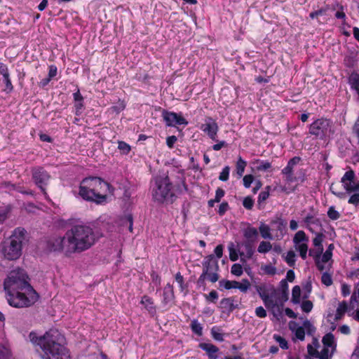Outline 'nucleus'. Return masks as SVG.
Masks as SVG:
<instances>
[{"mask_svg": "<svg viewBox=\"0 0 359 359\" xmlns=\"http://www.w3.org/2000/svg\"><path fill=\"white\" fill-rule=\"evenodd\" d=\"M308 353L313 357L318 358V351L316 348H315L311 344H308L307 346Z\"/></svg>", "mask_w": 359, "mask_h": 359, "instance_id": "nucleus-59", "label": "nucleus"}, {"mask_svg": "<svg viewBox=\"0 0 359 359\" xmlns=\"http://www.w3.org/2000/svg\"><path fill=\"white\" fill-rule=\"evenodd\" d=\"M246 165L247 162L239 156L236 163V172L240 177L243 176Z\"/></svg>", "mask_w": 359, "mask_h": 359, "instance_id": "nucleus-36", "label": "nucleus"}, {"mask_svg": "<svg viewBox=\"0 0 359 359\" xmlns=\"http://www.w3.org/2000/svg\"><path fill=\"white\" fill-rule=\"evenodd\" d=\"M225 192L222 188H217L215 193L214 201L219 203L222 198L224 196Z\"/></svg>", "mask_w": 359, "mask_h": 359, "instance_id": "nucleus-62", "label": "nucleus"}, {"mask_svg": "<svg viewBox=\"0 0 359 359\" xmlns=\"http://www.w3.org/2000/svg\"><path fill=\"white\" fill-rule=\"evenodd\" d=\"M323 346L328 348H332V353L335 351L336 343L334 341V337L332 333L326 334L322 339Z\"/></svg>", "mask_w": 359, "mask_h": 359, "instance_id": "nucleus-23", "label": "nucleus"}, {"mask_svg": "<svg viewBox=\"0 0 359 359\" xmlns=\"http://www.w3.org/2000/svg\"><path fill=\"white\" fill-rule=\"evenodd\" d=\"M26 230L24 228L15 229L11 235L0 244V252L8 260H16L20 257L22 245L26 239Z\"/></svg>", "mask_w": 359, "mask_h": 359, "instance_id": "nucleus-3", "label": "nucleus"}, {"mask_svg": "<svg viewBox=\"0 0 359 359\" xmlns=\"http://www.w3.org/2000/svg\"><path fill=\"white\" fill-rule=\"evenodd\" d=\"M191 329L194 333L201 337L203 334V327L201 323L196 319L191 320L190 325Z\"/></svg>", "mask_w": 359, "mask_h": 359, "instance_id": "nucleus-34", "label": "nucleus"}, {"mask_svg": "<svg viewBox=\"0 0 359 359\" xmlns=\"http://www.w3.org/2000/svg\"><path fill=\"white\" fill-rule=\"evenodd\" d=\"M86 185L83 184V180L81 181L79 187V196L84 200L88 201H93L97 203V194L93 191V188L87 189V187H84Z\"/></svg>", "mask_w": 359, "mask_h": 359, "instance_id": "nucleus-15", "label": "nucleus"}, {"mask_svg": "<svg viewBox=\"0 0 359 359\" xmlns=\"http://www.w3.org/2000/svg\"><path fill=\"white\" fill-rule=\"evenodd\" d=\"M285 261L290 266H293L295 263V253L294 251H288L285 257Z\"/></svg>", "mask_w": 359, "mask_h": 359, "instance_id": "nucleus-49", "label": "nucleus"}, {"mask_svg": "<svg viewBox=\"0 0 359 359\" xmlns=\"http://www.w3.org/2000/svg\"><path fill=\"white\" fill-rule=\"evenodd\" d=\"M212 337L218 341H224V334L220 332V329L217 327H213L211 329Z\"/></svg>", "mask_w": 359, "mask_h": 359, "instance_id": "nucleus-38", "label": "nucleus"}, {"mask_svg": "<svg viewBox=\"0 0 359 359\" xmlns=\"http://www.w3.org/2000/svg\"><path fill=\"white\" fill-rule=\"evenodd\" d=\"M272 230L280 231V234L283 236L285 233L286 223L280 218L271 222Z\"/></svg>", "mask_w": 359, "mask_h": 359, "instance_id": "nucleus-25", "label": "nucleus"}, {"mask_svg": "<svg viewBox=\"0 0 359 359\" xmlns=\"http://www.w3.org/2000/svg\"><path fill=\"white\" fill-rule=\"evenodd\" d=\"M220 304L223 308L231 311L236 309V306L233 304V299L232 298H224L222 299Z\"/></svg>", "mask_w": 359, "mask_h": 359, "instance_id": "nucleus-37", "label": "nucleus"}, {"mask_svg": "<svg viewBox=\"0 0 359 359\" xmlns=\"http://www.w3.org/2000/svg\"><path fill=\"white\" fill-rule=\"evenodd\" d=\"M301 297V288L299 285L293 287L292 290V299L291 301L293 304H297L300 302Z\"/></svg>", "mask_w": 359, "mask_h": 359, "instance_id": "nucleus-33", "label": "nucleus"}, {"mask_svg": "<svg viewBox=\"0 0 359 359\" xmlns=\"http://www.w3.org/2000/svg\"><path fill=\"white\" fill-rule=\"evenodd\" d=\"M273 338L274 340L279 344V346L283 349H287L288 348V344L287 341L285 340V338L283 337L278 335V334H273Z\"/></svg>", "mask_w": 359, "mask_h": 359, "instance_id": "nucleus-43", "label": "nucleus"}, {"mask_svg": "<svg viewBox=\"0 0 359 359\" xmlns=\"http://www.w3.org/2000/svg\"><path fill=\"white\" fill-rule=\"evenodd\" d=\"M207 300L215 302L218 299V293L215 290H212L208 294H205Z\"/></svg>", "mask_w": 359, "mask_h": 359, "instance_id": "nucleus-60", "label": "nucleus"}, {"mask_svg": "<svg viewBox=\"0 0 359 359\" xmlns=\"http://www.w3.org/2000/svg\"><path fill=\"white\" fill-rule=\"evenodd\" d=\"M202 350L207 353L208 359H217L219 349L215 345L210 343H201L198 346Z\"/></svg>", "mask_w": 359, "mask_h": 359, "instance_id": "nucleus-16", "label": "nucleus"}, {"mask_svg": "<svg viewBox=\"0 0 359 359\" xmlns=\"http://www.w3.org/2000/svg\"><path fill=\"white\" fill-rule=\"evenodd\" d=\"M229 259L232 262H235L238 259V254L237 252V250L234 248L233 243H231L229 247Z\"/></svg>", "mask_w": 359, "mask_h": 359, "instance_id": "nucleus-44", "label": "nucleus"}, {"mask_svg": "<svg viewBox=\"0 0 359 359\" xmlns=\"http://www.w3.org/2000/svg\"><path fill=\"white\" fill-rule=\"evenodd\" d=\"M28 276L26 272L20 268L11 271L4 283V290L6 292L16 290H32L33 288L28 283Z\"/></svg>", "mask_w": 359, "mask_h": 359, "instance_id": "nucleus-5", "label": "nucleus"}, {"mask_svg": "<svg viewBox=\"0 0 359 359\" xmlns=\"http://www.w3.org/2000/svg\"><path fill=\"white\" fill-rule=\"evenodd\" d=\"M229 172H230L229 166H228V165L225 166L222 169V172L219 174V180L222 182L227 181L229 180Z\"/></svg>", "mask_w": 359, "mask_h": 359, "instance_id": "nucleus-48", "label": "nucleus"}, {"mask_svg": "<svg viewBox=\"0 0 359 359\" xmlns=\"http://www.w3.org/2000/svg\"><path fill=\"white\" fill-rule=\"evenodd\" d=\"M351 294V286L346 283L341 284V294L343 297H347Z\"/></svg>", "mask_w": 359, "mask_h": 359, "instance_id": "nucleus-61", "label": "nucleus"}, {"mask_svg": "<svg viewBox=\"0 0 359 359\" xmlns=\"http://www.w3.org/2000/svg\"><path fill=\"white\" fill-rule=\"evenodd\" d=\"M97 240L98 237L90 226L77 224L68 229L63 236L49 239L47 247L50 251L61 252L69 257L89 250Z\"/></svg>", "mask_w": 359, "mask_h": 359, "instance_id": "nucleus-1", "label": "nucleus"}, {"mask_svg": "<svg viewBox=\"0 0 359 359\" xmlns=\"http://www.w3.org/2000/svg\"><path fill=\"white\" fill-rule=\"evenodd\" d=\"M354 179L355 172L352 170L346 171L341 179L344 189L348 194L359 191V182H355Z\"/></svg>", "mask_w": 359, "mask_h": 359, "instance_id": "nucleus-12", "label": "nucleus"}, {"mask_svg": "<svg viewBox=\"0 0 359 359\" xmlns=\"http://www.w3.org/2000/svg\"><path fill=\"white\" fill-rule=\"evenodd\" d=\"M313 243L315 247L317 248V250L315 252L314 250H311L309 251V255L312 256L313 258H318L320 257L321 254L323 251V235L318 234L313 240Z\"/></svg>", "mask_w": 359, "mask_h": 359, "instance_id": "nucleus-17", "label": "nucleus"}, {"mask_svg": "<svg viewBox=\"0 0 359 359\" xmlns=\"http://www.w3.org/2000/svg\"><path fill=\"white\" fill-rule=\"evenodd\" d=\"M334 249V245L330 244L326 251L323 254L321 257L323 262H327L330 259H331L332 256V250Z\"/></svg>", "mask_w": 359, "mask_h": 359, "instance_id": "nucleus-42", "label": "nucleus"}, {"mask_svg": "<svg viewBox=\"0 0 359 359\" xmlns=\"http://www.w3.org/2000/svg\"><path fill=\"white\" fill-rule=\"evenodd\" d=\"M231 272L236 276H240L243 274V267L239 264H234L231 266Z\"/></svg>", "mask_w": 359, "mask_h": 359, "instance_id": "nucleus-51", "label": "nucleus"}, {"mask_svg": "<svg viewBox=\"0 0 359 359\" xmlns=\"http://www.w3.org/2000/svg\"><path fill=\"white\" fill-rule=\"evenodd\" d=\"M121 226L123 228H126L130 232H133V219L131 215H127L121 219Z\"/></svg>", "mask_w": 359, "mask_h": 359, "instance_id": "nucleus-28", "label": "nucleus"}, {"mask_svg": "<svg viewBox=\"0 0 359 359\" xmlns=\"http://www.w3.org/2000/svg\"><path fill=\"white\" fill-rule=\"evenodd\" d=\"M8 212V208L0 207V223L4 222L7 219Z\"/></svg>", "mask_w": 359, "mask_h": 359, "instance_id": "nucleus-56", "label": "nucleus"}, {"mask_svg": "<svg viewBox=\"0 0 359 359\" xmlns=\"http://www.w3.org/2000/svg\"><path fill=\"white\" fill-rule=\"evenodd\" d=\"M29 296L20 290L15 292H6L7 299L9 304L17 308L28 307L34 304L38 299V294L34 290H27Z\"/></svg>", "mask_w": 359, "mask_h": 359, "instance_id": "nucleus-6", "label": "nucleus"}, {"mask_svg": "<svg viewBox=\"0 0 359 359\" xmlns=\"http://www.w3.org/2000/svg\"><path fill=\"white\" fill-rule=\"evenodd\" d=\"M172 189V183L165 174L156 175L151 181V195L156 201L160 203L172 201L175 196Z\"/></svg>", "mask_w": 359, "mask_h": 359, "instance_id": "nucleus-4", "label": "nucleus"}, {"mask_svg": "<svg viewBox=\"0 0 359 359\" xmlns=\"http://www.w3.org/2000/svg\"><path fill=\"white\" fill-rule=\"evenodd\" d=\"M254 180V177L252 175H245L243 181V185L245 188H249L251 186V184L252 183Z\"/></svg>", "mask_w": 359, "mask_h": 359, "instance_id": "nucleus-57", "label": "nucleus"}, {"mask_svg": "<svg viewBox=\"0 0 359 359\" xmlns=\"http://www.w3.org/2000/svg\"><path fill=\"white\" fill-rule=\"evenodd\" d=\"M254 205V201L253 199L250 197L247 196L243 199V205L248 210H251Z\"/></svg>", "mask_w": 359, "mask_h": 359, "instance_id": "nucleus-55", "label": "nucleus"}, {"mask_svg": "<svg viewBox=\"0 0 359 359\" xmlns=\"http://www.w3.org/2000/svg\"><path fill=\"white\" fill-rule=\"evenodd\" d=\"M329 348L324 346L320 352L318 351V358L320 359H329L332 355V353L329 354Z\"/></svg>", "mask_w": 359, "mask_h": 359, "instance_id": "nucleus-53", "label": "nucleus"}, {"mask_svg": "<svg viewBox=\"0 0 359 359\" xmlns=\"http://www.w3.org/2000/svg\"><path fill=\"white\" fill-rule=\"evenodd\" d=\"M118 148L123 154H128L130 151V145L123 141L118 142Z\"/></svg>", "mask_w": 359, "mask_h": 359, "instance_id": "nucleus-50", "label": "nucleus"}, {"mask_svg": "<svg viewBox=\"0 0 359 359\" xmlns=\"http://www.w3.org/2000/svg\"><path fill=\"white\" fill-rule=\"evenodd\" d=\"M220 285H223L224 287L226 290H230L232 288L237 289L238 286V281L236 280H226V281H221Z\"/></svg>", "mask_w": 359, "mask_h": 359, "instance_id": "nucleus-46", "label": "nucleus"}, {"mask_svg": "<svg viewBox=\"0 0 359 359\" xmlns=\"http://www.w3.org/2000/svg\"><path fill=\"white\" fill-rule=\"evenodd\" d=\"M272 249V245L268 241H262L257 248L259 253H266Z\"/></svg>", "mask_w": 359, "mask_h": 359, "instance_id": "nucleus-39", "label": "nucleus"}, {"mask_svg": "<svg viewBox=\"0 0 359 359\" xmlns=\"http://www.w3.org/2000/svg\"><path fill=\"white\" fill-rule=\"evenodd\" d=\"M140 304L144 305V308L151 315H154L156 312V307L154 305V302L151 297L147 295H144L142 297Z\"/></svg>", "mask_w": 359, "mask_h": 359, "instance_id": "nucleus-22", "label": "nucleus"}, {"mask_svg": "<svg viewBox=\"0 0 359 359\" xmlns=\"http://www.w3.org/2000/svg\"><path fill=\"white\" fill-rule=\"evenodd\" d=\"M321 282L326 287L332 285L333 283L332 275L327 272H323L321 276Z\"/></svg>", "mask_w": 359, "mask_h": 359, "instance_id": "nucleus-41", "label": "nucleus"}, {"mask_svg": "<svg viewBox=\"0 0 359 359\" xmlns=\"http://www.w3.org/2000/svg\"><path fill=\"white\" fill-rule=\"evenodd\" d=\"M254 163L257 164L255 169L257 171H267L272 167L271 163L270 162L259 159L255 161Z\"/></svg>", "mask_w": 359, "mask_h": 359, "instance_id": "nucleus-31", "label": "nucleus"}, {"mask_svg": "<svg viewBox=\"0 0 359 359\" xmlns=\"http://www.w3.org/2000/svg\"><path fill=\"white\" fill-rule=\"evenodd\" d=\"M229 209V204L227 202H222L218 209V213L219 215H223Z\"/></svg>", "mask_w": 359, "mask_h": 359, "instance_id": "nucleus-63", "label": "nucleus"}, {"mask_svg": "<svg viewBox=\"0 0 359 359\" xmlns=\"http://www.w3.org/2000/svg\"><path fill=\"white\" fill-rule=\"evenodd\" d=\"M256 291L259 294L262 299L275 293V289L272 285L267 284H261L255 286Z\"/></svg>", "mask_w": 359, "mask_h": 359, "instance_id": "nucleus-18", "label": "nucleus"}, {"mask_svg": "<svg viewBox=\"0 0 359 359\" xmlns=\"http://www.w3.org/2000/svg\"><path fill=\"white\" fill-rule=\"evenodd\" d=\"M348 83L351 89L357 93L359 100V73L352 72L348 77Z\"/></svg>", "mask_w": 359, "mask_h": 359, "instance_id": "nucleus-19", "label": "nucleus"}, {"mask_svg": "<svg viewBox=\"0 0 359 359\" xmlns=\"http://www.w3.org/2000/svg\"><path fill=\"white\" fill-rule=\"evenodd\" d=\"M83 184L87 189L93 188V191L96 193L97 203H102L106 201L107 194L111 192L110 185L108 182L104 181L100 177H90L83 179Z\"/></svg>", "mask_w": 359, "mask_h": 359, "instance_id": "nucleus-7", "label": "nucleus"}, {"mask_svg": "<svg viewBox=\"0 0 359 359\" xmlns=\"http://www.w3.org/2000/svg\"><path fill=\"white\" fill-rule=\"evenodd\" d=\"M29 339L34 345L39 346L43 351L44 359H63L62 356L66 352L64 346L65 339L57 330H50L40 337L32 332L29 334Z\"/></svg>", "mask_w": 359, "mask_h": 359, "instance_id": "nucleus-2", "label": "nucleus"}, {"mask_svg": "<svg viewBox=\"0 0 359 359\" xmlns=\"http://www.w3.org/2000/svg\"><path fill=\"white\" fill-rule=\"evenodd\" d=\"M265 306L268 309L271 310L273 316H276V309L278 310V315L282 314L281 309L280 306L278 305L277 302L274 301L272 298H271L269 296L262 299Z\"/></svg>", "mask_w": 359, "mask_h": 359, "instance_id": "nucleus-21", "label": "nucleus"}, {"mask_svg": "<svg viewBox=\"0 0 359 359\" xmlns=\"http://www.w3.org/2000/svg\"><path fill=\"white\" fill-rule=\"evenodd\" d=\"M10 355L9 348L4 345H0V359H8Z\"/></svg>", "mask_w": 359, "mask_h": 359, "instance_id": "nucleus-47", "label": "nucleus"}, {"mask_svg": "<svg viewBox=\"0 0 359 359\" xmlns=\"http://www.w3.org/2000/svg\"><path fill=\"white\" fill-rule=\"evenodd\" d=\"M218 261L215 259L213 255L207 256L203 262V272L198 278L196 284L198 287L205 286V279L210 271H218Z\"/></svg>", "mask_w": 359, "mask_h": 359, "instance_id": "nucleus-9", "label": "nucleus"}, {"mask_svg": "<svg viewBox=\"0 0 359 359\" xmlns=\"http://www.w3.org/2000/svg\"><path fill=\"white\" fill-rule=\"evenodd\" d=\"M162 116L163 121L168 126H176L178 125L187 126L188 124V122L184 118L175 112L164 110Z\"/></svg>", "mask_w": 359, "mask_h": 359, "instance_id": "nucleus-14", "label": "nucleus"}, {"mask_svg": "<svg viewBox=\"0 0 359 359\" xmlns=\"http://www.w3.org/2000/svg\"><path fill=\"white\" fill-rule=\"evenodd\" d=\"M211 283H215L219 280V275L217 271H213L208 272L207 278Z\"/></svg>", "mask_w": 359, "mask_h": 359, "instance_id": "nucleus-58", "label": "nucleus"}, {"mask_svg": "<svg viewBox=\"0 0 359 359\" xmlns=\"http://www.w3.org/2000/svg\"><path fill=\"white\" fill-rule=\"evenodd\" d=\"M328 217L332 219L336 220L339 218L340 214L337 211L333 206H331L327 211Z\"/></svg>", "mask_w": 359, "mask_h": 359, "instance_id": "nucleus-52", "label": "nucleus"}, {"mask_svg": "<svg viewBox=\"0 0 359 359\" xmlns=\"http://www.w3.org/2000/svg\"><path fill=\"white\" fill-rule=\"evenodd\" d=\"M309 133L320 140L330 137L334 133L332 122L330 119L318 118L310 125Z\"/></svg>", "mask_w": 359, "mask_h": 359, "instance_id": "nucleus-8", "label": "nucleus"}, {"mask_svg": "<svg viewBox=\"0 0 359 359\" xmlns=\"http://www.w3.org/2000/svg\"><path fill=\"white\" fill-rule=\"evenodd\" d=\"M250 283L248 279H243L242 281L238 282L237 289L240 290L242 292H246L250 288Z\"/></svg>", "mask_w": 359, "mask_h": 359, "instance_id": "nucleus-45", "label": "nucleus"}, {"mask_svg": "<svg viewBox=\"0 0 359 359\" xmlns=\"http://www.w3.org/2000/svg\"><path fill=\"white\" fill-rule=\"evenodd\" d=\"M243 234L248 241L253 242L256 240L258 236V231L255 227L248 226L245 229Z\"/></svg>", "mask_w": 359, "mask_h": 359, "instance_id": "nucleus-27", "label": "nucleus"}, {"mask_svg": "<svg viewBox=\"0 0 359 359\" xmlns=\"http://www.w3.org/2000/svg\"><path fill=\"white\" fill-rule=\"evenodd\" d=\"M348 203L358 205L359 204V193L353 194L348 199Z\"/></svg>", "mask_w": 359, "mask_h": 359, "instance_id": "nucleus-64", "label": "nucleus"}, {"mask_svg": "<svg viewBox=\"0 0 359 359\" xmlns=\"http://www.w3.org/2000/svg\"><path fill=\"white\" fill-rule=\"evenodd\" d=\"M271 187L269 186L266 187L265 190L261 191L258 196V205L264 203L269 196V190Z\"/></svg>", "mask_w": 359, "mask_h": 359, "instance_id": "nucleus-40", "label": "nucleus"}, {"mask_svg": "<svg viewBox=\"0 0 359 359\" xmlns=\"http://www.w3.org/2000/svg\"><path fill=\"white\" fill-rule=\"evenodd\" d=\"M259 231L260 234L263 238L270 239V240L273 239V236L270 232L271 228L268 225L262 222L259 227Z\"/></svg>", "mask_w": 359, "mask_h": 359, "instance_id": "nucleus-29", "label": "nucleus"}, {"mask_svg": "<svg viewBox=\"0 0 359 359\" xmlns=\"http://www.w3.org/2000/svg\"><path fill=\"white\" fill-rule=\"evenodd\" d=\"M162 303L164 305H167L174 299V292L172 285L168 283L163 288Z\"/></svg>", "mask_w": 359, "mask_h": 359, "instance_id": "nucleus-20", "label": "nucleus"}, {"mask_svg": "<svg viewBox=\"0 0 359 359\" xmlns=\"http://www.w3.org/2000/svg\"><path fill=\"white\" fill-rule=\"evenodd\" d=\"M290 329L293 332H294L295 337L303 341L305 338V330L303 327H298L297 328L292 327V323H290Z\"/></svg>", "mask_w": 359, "mask_h": 359, "instance_id": "nucleus-35", "label": "nucleus"}, {"mask_svg": "<svg viewBox=\"0 0 359 359\" xmlns=\"http://www.w3.org/2000/svg\"><path fill=\"white\" fill-rule=\"evenodd\" d=\"M285 177V182L287 184H290L294 182H304V174L303 173L302 175H299L298 177L295 176L293 172H290V174H283Z\"/></svg>", "mask_w": 359, "mask_h": 359, "instance_id": "nucleus-32", "label": "nucleus"}, {"mask_svg": "<svg viewBox=\"0 0 359 359\" xmlns=\"http://www.w3.org/2000/svg\"><path fill=\"white\" fill-rule=\"evenodd\" d=\"M348 303L346 301H342L339 304L334 318L335 321H338L344 316V315L348 310Z\"/></svg>", "mask_w": 359, "mask_h": 359, "instance_id": "nucleus-24", "label": "nucleus"}, {"mask_svg": "<svg viewBox=\"0 0 359 359\" xmlns=\"http://www.w3.org/2000/svg\"><path fill=\"white\" fill-rule=\"evenodd\" d=\"M245 248V252H240L241 257L245 256L246 258L250 259L254 254V249L252 245V242L247 241L243 244Z\"/></svg>", "mask_w": 359, "mask_h": 359, "instance_id": "nucleus-30", "label": "nucleus"}, {"mask_svg": "<svg viewBox=\"0 0 359 359\" xmlns=\"http://www.w3.org/2000/svg\"><path fill=\"white\" fill-rule=\"evenodd\" d=\"M301 158L298 156H294L291 158L287 165L282 170V174H290V172H293L294 167L299 163Z\"/></svg>", "mask_w": 359, "mask_h": 359, "instance_id": "nucleus-26", "label": "nucleus"}, {"mask_svg": "<svg viewBox=\"0 0 359 359\" xmlns=\"http://www.w3.org/2000/svg\"><path fill=\"white\" fill-rule=\"evenodd\" d=\"M309 238L306 237L304 231H297L294 238L293 242L295 249L299 252V255L303 259L306 258Z\"/></svg>", "mask_w": 359, "mask_h": 359, "instance_id": "nucleus-11", "label": "nucleus"}, {"mask_svg": "<svg viewBox=\"0 0 359 359\" xmlns=\"http://www.w3.org/2000/svg\"><path fill=\"white\" fill-rule=\"evenodd\" d=\"M32 180L35 184L41 190L46 196L45 187L48 185L50 180V175L43 167H34L32 169Z\"/></svg>", "mask_w": 359, "mask_h": 359, "instance_id": "nucleus-10", "label": "nucleus"}, {"mask_svg": "<svg viewBox=\"0 0 359 359\" xmlns=\"http://www.w3.org/2000/svg\"><path fill=\"white\" fill-rule=\"evenodd\" d=\"M301 307L303 311L309 313L313 309V303L309 300L304 301L302 303Z\"/></svg>", "mask_w": 359, "mask_h": 359, "instance_id": "nucleus-54", "label": "nucleus"}, {"mask_svg": "<svg viewBox=\"0 0 359 359\" xmlns=\"http://www.w3.org/2000/svg\"><path fill=\"white\" fill-rule=\"evenodd\" d=\"M201 129L203 132L206 133L212 140L217 141L219 127L212 118L207 117L205 119V123L201 126Z\"/></svg>", "mask_w": 359, "mask_h": 359, "instance_id": "nucleus-13", "label": "nucleus"}]
</instances>
